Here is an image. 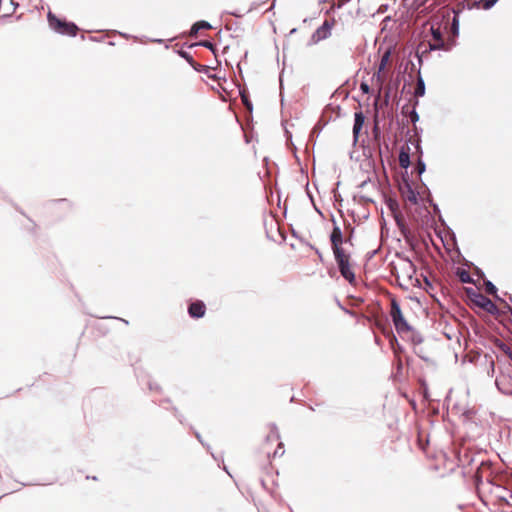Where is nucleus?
Instances as JSON below:
<instances>
[{"instance_id": "16", "label": "nucleus", "mask_w": 512, "mask_h": 512, "mask_svg": "<svg viewBox=\"0 0 512 512\" xmlns=\"http://www.w3.org/2000/svg\"><path fill=\"white\" fill-rule=\"evenodd\" d=\"M210 28H211V25L206 21L196 22L195 24H193V26L191 28L190 36L195 37L198 34L200 29H210Z\"/></svg>"}, {"instance_id": "29", "label": "nucleus", "mask_w": 512, "mask_h": 512, "mask_svg": "<svg viewBox=\"0 0 512 512\" xmlns=\"http://www.w3.org/2000/svg\"><path fill=\"white\" fill-rule=\"evenodd\" d=\"M278 439H279V437H278V435L275 432H273L271 435H269L267 437L268 441H273V442H277Z\"/></svg>"}, {"instance_id": "26", "label": "nucleus", "mask_w": 512, "mask_h": 512, "mask_svg": "<svg viewBox=\"0 0 512 512\" xmlns=\"http://www.w3.org/2000/svg\"><path fill=\"white\" fill-rule=\"evenodd\" d=\"M416 169L419 175L422 174L425 171V164L419 160Z\"/></svg>"}, {"instance_id": "30", "label": "nucleus", "mask_w": 512, "mask_h": 512, "mask_svg": "<svg viewBox=\"0 0 512 512\" xmlns=\"http://www.w3.org/2000/svg\"><path fill=\"white\" fill-rule=\"evenodd\" d=\"M242 101L244 103V105L250 110L252 108V105L251 103L248 101L247 97L242 95Z\"/></svg>"}, {"instance_id": "1", "label": "nucleus", "mask_w": 512, "mask_h": 512, "mask_svg": "<svg viewBox=\"0 0 512 512\" xmlns=\"http://www.w3.org/2000/svg\"><path fill=\"white\" fill-rule=\"evenodd\" d=\"M459 34V21L454 15L452 21L442 19L424 25L421 41L417 46V54L423 56L433 50L450 51L456 45Z\"/></svg>"}, {"instance_id": "3", "label": "nucleus", "mask_w": 512, "mask_h": 512, "mask_svg": "<svg viewBox=\"0 0 512 512\" xmlns=\"http://www.w3.org/2000/svg\"><path fill=\"white\" fill-rule=\"evenodd\" d=\"M390 316L392 318L395 329L399 334L402 335L412 331V327L404 318L400 305L395 299H392L391 301Z\"/></svg>"}, {"instance_id": "27", "label": "nucleus", "mask_w": 512, "mask_h": 512, "mask_svg": "<svg viewBox=\"0 0 512 512\" xmlns=\"http://www.w3.org/2000/svg\"><path fill=\"white\" fill-rule=\"evenodd\" d=\"M360 89L364 94H368L370 92L369 85L367 83L362 82L360 84Z\"/></svg>"}, {"instance_id": "19", "label": "nucleus", "mask_w": 512, "mask_h": 512, "mask_svg": "<svg viewBox=\"0 0 512 512\" xmlns=\"http://www.w3.org/2000/svg\"><path fill=\"white\" fill-rule=\"evenodd\" d=\"M496 346L512 361V348L508 344L497 341Z\"/></svg>"}, {"instance_id": "32", "label": "nucleus", "mask_w": 512, "mask_h": 512, "mask_svg": "<svg viewBox=\"0 0 512 512\" xmlns=\"http://www.w3.org/2000/svg\"><path fill=\"white\" fill-rule=\"evenodd\" d=\"M6 7H8L7 4H2V10H4Z\"/></svg>"}, {"instance_id": "14", "label": "nucleus", "mask_w": 512, "mask_h": 512, "mask_svg": "<svg viewBox=\"0 0 512 512\" xmlns=\"http://www.w3.org/2000/svg\"><path fill=\"white\" fill-rule=\"evenodd\" d=\"M401 272L403 277H407L408 280L412 283L413 275L415 274V267L411 261H407L401 267Z\"/></svg>"}, {"instance_id": "15", "label": "nucleus", "mask_w": 512, "mask_h": 512, "mask_svg": "<svg viewBox=\"0 0 512 512\" xmlns=\"http://www.w3.org/2000/svg\"><path fill=\"white\" fill-rule=\"evenodd\" d=\"M498 0H473L472 6L477 9H490Z\"/></svg>"}, {"instance_id": "2", "label": "nucleus", "mask_w": 512, "mask_h": 512, "mask_svg": "<svg viewBox=\"0 0 512 512\" xmlns=\"http://www.w3.org/2000/svg\"><path fill=\"white\" fill-rule=\"evenodd\" d=\"M334 258L342 277L345 278L350 284H355L356 277L353 264L351 262V255L347 251H344L334 254Z\"/></svg>"}, {"instance_id": "6", "label": "nucleus", "mask_w": 512, "mask_h": 512, "mask_svg": "<svg viewBox=\"0 0 512 512\" xmlns=\"http://www.w3.org/2000/svg\"><path fill=\"white\" fill-rule=\"evenodd\" d=\"M330 241H331V247H332L333 254H337V253L346 251L342 246L344 240H343V235H342V231H341L340 227L334 226L332 233L330 235Z\"/></svg>"}, {"instance_id": "7", "label": "nucleus", "mask_w": 512, "mask_h": 512, "mask_svg": "<svg viewBox=\"0 0 512 512\" xmlns=\"http://www.w3.org/2000/svg\"><path fill=\"white\" fill-rule=\"evenodd\" d=\"M473 302L479 306L480 308L484 309L485 311L489 313H494L497 310L496 305L492 300H490L488 297L484 296L483 294L477 293L475 294V297L473 298Z\"/></svg>"}, {"instance_id": "13", "label": "nucleus", "mask_w": 512, "mask_h": 512, "mask_svg": "<svg viewBox=\"0 0 512 512\" xmlns=\"http://www.w3.org/2000/svg\"><path fill=\"white\" fill-rule=\"evenodd\" d=\"M365 116L362 113V111H358L355 113V120H354V126H353V135L355 139L359 137V134L362 130V127L364 125Z\"/></svg>"}, {"instance_id": "12", "label": "nucleus", "mask_w": 512, "mask_h": 512, "mask_svg": "<svg viewBox=\"0 0 512 512\" xmlns=\"http://www.w3.org/2000/svg\"><path fill=\"white\" fill-rule=\"evenodd\" d=\"M399 165L402 168H408L410 165V147L409 145H403L399 153Z\"/></svg>"}, {"instance_id": "25", "label": "nucleus", "mask_w": 512, "mask_h": 512, "mask_svg": "<svg viewBox=\"0 0 512 512\" xmlns=\"http://www.w3.org/2000/svg\"><path fill=\"white\" fill-rule=\"evenodd\" d=\"M284 454L283 444L281 442L278 443L277 449L274 451L273 456H282Z\"/></svg>"}, {"instance_id": "21", "label": "nucleus", "mask_w": 512, "mask_h": 512, "mask_svg": "<svg viewBox=\"0 0 512 512\" xmlns=\"http://www.w3.org/2000/svg\"><path fill=\"white\" fill-rule=\"evenodd\" d=\"M500 501L507 505L512 506V490L507 492V495L499 496Z\"/></svg>"}, {"instance_id": "10", "label": "nucleus", "mask_w": 512, "mask_h": 512, "mask_svg": "<svg viewBox=\"0 0 512 512\" xmlns=\"http://www.w3.org/2000/svg\"><path fill=\"white\" fill-rule=\"evenodd\" d=\"M205 312L206 306L200 300L192 302L188 307V313L192 318H201L205 315Z\"/></svg>"}, {"instance_id": "11", "label": "nucleus", "mask_w": 512, "mask_h": 512, "mask_svg": "<svg viewBox=\"0 0 512 512\" xmlns=\"http://www.w3.org/2000/svg\"><path fill=\"white\" fill-rule=\"evenodd\" d=\"M16 6L13 0H0V14L8 17L15 12Z\"/></svg>"}, {"instance_id": "22", "label": "nucleus", "mask_w": 512, "mask_h": 512, "mask_svg": "<svg viewBox=\"0 0 512 512\" xmlns=\"http://www.w3.org/2000/svg\"><path fill=\"white\" fill-rule=\"evenodd\" d=\"M180 55H181L183 58H185V59L189 62V64H190L191 66H194V64L196 63V62L193 60L192 56H191V55H189V53L182 51V52L180 53Z\"/></svg>"}, {"instance_id": "9", "label": "nucleus", "mask_w": 512, "mask_h": 512, "mask_svg": "<svg viewBox=\"0 0 512 512\" xmlns=\"http://www.w3.org/2000/svg\"><path fill=\"white\" fill-rule=\"evenodd\" d=\"M401 195L406 202L411 204H417L418 202V194L412 189L411 185L408 182H405L400 187Z\"/></svg>"}, {"instance_id": "24", "label": "nucleus", "mask_w": 512, "mask_h": 512, "mask_svg": "<svg viewBox=\"0 0 512 512\" xmlns=\"http://www.w3.org/2000/svg\"><path fill=\"white\" fill-rule=\"evenodd\" d=\"M486 291L489 293V294H495L497 289L496 287L491 283V282H487L486 283Z\"/></svg>"}, {"instance_id": "8", "label": "nucleus", "mask_w": 512, "mask_h": 512, "mask_svg": "<svg viewBox=\"0 0 512 512\" xmlns=\"http://www.w3.org/2000/svg\"><path fill=\"white\" fill-rule=\"evenodd\" d=\"M492 471L491 464L487 462H482L478 467L475 473V479L477 486L482 483L483 479H486L487 482L491 481Z\"/></svg>"}, {"instance_id": "31", "label": "nucleus", "mask_w": 512, "mask_h": 512, "mask_svg": "<svg viewBox=\"0 0 512 512\" xmlns=\"http://www.w3.org/2000/svg\"><path fill=\"white\" fill-rule=\"evenodd\" d=\"M410 118L412 122H416L418 120V114L415 111H412L410 114Z\"/></svg>"}, {"instance_id": "23", "label": "nucleus", "mask_w": 512, "mask_h": 512, "mask_svg": "<svg viewBox=\"0 0 512 512\" xmlns=\"http://www.w3.org/2000/svg\"><path fill=\"white\" fill-rule=\"evenodd\" d=\"M196 71L198 72H207L209 70V67L208 66H205V65H201V64H198V63H195L194 66H192Z\"/></svg>"}, {"instance_id": "5", "label": "nucleus", "mask_w": 512, "mask_h": 512, "mask_svg": "<svg viewBox=\"0 0 512 512\" xmlns=\"http://www.w3.org/2000/svg\"><path fill=\"white\" fill-rule=\"evenodd\" d=\"M335 24L336 20L334 18L326 19L323 24L312 34L310 43L317 44L318 42L330 37L332 28L335 26Z\"/></svg>"}, {"instance_id": "20", "label": "nucleus", "mask_w": 512, "mask_h": 512, "mask_svg": "<svg viewBox=\"0 0 512 512\" xmlns=\"http://www.w3.org/2000/svg\"><path fill=\"white\" fill-rule=\"evenodd\" d=\"M424 93H425V83H424L423 79L421 77H419L417 80L414 94L416 97H421L424 95Z\"/></svg>"}, {"instance_id": "33", "label": "nucleus", "mask_w": 512, "mask_h": 512, "mask_svg": "<svg viewBox=\"0 0 512 512\" xmlns=\"http://www.w3.org/2000/svg\"><path fill=\"white\" fill-rule=\"evenodd\" d=\"M396 222H397V224H398V226H399V225H400V220H399V218H398V217H396Z\"/></svg>"}, {"instance_id": "28", "label": "nucleus", "mask_w": 512, "mask_h": 512, "mask_svg": "<svg viewBox=\"0 0 512 512\" xmlns=\"http://www.w3.org/2000/svg\"><path fill=\"white\" fill-rule=\"evenodd\" d=\"M200 44L210 50H214V45L209 41H203Z\"/></svg>"}, {"instance_id": "18", "label": "nucleus", "mask_w": 512, "mask_h": 512, "mask_svg": "<svg viewBox=\"0 0 512 512\" xmlns=\"http://www.w3.org/2000/svg\"><path fill=\"white\" fill-rule=\"evenodd\" d=\"M457 275L462 283H471L473 281L470 273L465 269H459Z\"/></svg>"}, {"instance_id": "4", "label": "nucleus", "mask_w": 512, "mask_h": 512, "mask_svg": "<svg viewBox=\"0 0 512 512\" xmlns=\"http://www.w3.org/2000/svg\"><path fill=\"white\" fill-rule=\"evenodd\" d=\"M48 21L49 25L60 34L69 36H75L77 34L78 27L74 23L63 21L51 12L48 14Z\"/></svg>"}, {"instance_id": "17", "label": "nucleus", "mask_w": 512, "mask_h": 512, "mask_svg": "<svg viewBox=\"0 0 512 512\" xmlns=\"http://www.w3.org/2000/svg\"><path fill=\"white\" fill-rule=\"evenodd\" d=\"M390 51H386L382 57H381V61L379 63V67H378V73L382 72L383 70H385L387 64L389 63L390 61Z\"/></svg>"}]
</instances>
